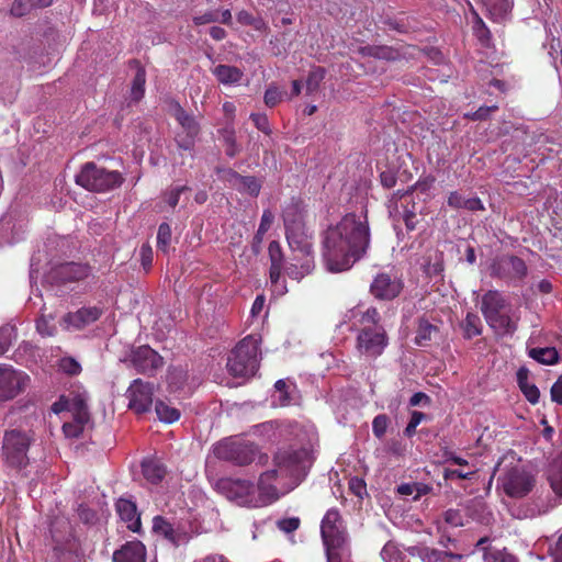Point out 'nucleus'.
<instances>
[{"instance_id":"61","label":"nucleus","mask_w":562,"mask_h":562,"mask_svg":"<svg viewBox=\"0 0 562 562\" xmlns=\"http://www.w3.org/2000/svg\"><path fill=\"white\" fill-rule=\"evenodd\" d=\"M527 401L531 404H537L540 398V391L535 384H524L519 387Z\"/></svg>"},{"instance_id":"55","label":"nucleus","mask_w":562,"mask_h":562,"mask_svg":"<svg viewBox=\"0 0 562 562\" xmlns=\"http://www.w3.org/2000/svg\"><path fill=\"white\" fill-rule=\"evenodd\" d=\"M436 182V177L432 175L422 176L416 183L411 188V190H417L420 193H427L429 190L434 188Z\"/></svg>"},{"instance_id":"4","label":"nucleus","mask_w":562,"mask_h":562,"mask_svg":"<svg viewBox=\"0 0 562 562\" xmlns=\"http://www.w3.org/2000/svg\"><path fill=\"white\" fill-rule=\"evenodd\" d=\"M259 356L260 338L256 335H248L231 351L226 368L235 378L254 376L260 366Z\"/></svg>"},{"instance_id":"27","label":"nucleus","mask_w":562,"mask_h":562,"mask_svg":"<svg viewBox=\"0 0 562 562\" xmlns=\"http://www.w3.org/2000/svg\"><path fill=\"white\" fill-rule=\"evenodd\" d=\"M144 477L151 484L160 483L167 474L166 467L158 460H144L142 463Z\"/></svg>"},{"instance_id":"38","label":"nucleus","mask_w":562,"mask_h":562,"mask_svg":"<svg viewBox=\"0 0 562 562\" xmlns=\"http://www.w3.org/2000/svg\"><path fill=\"white\" fill-rule=\"evenodd\" d=\"M262 183L255 176H243L238 182L236 190L243 193H247L251 196H258L261 190Z\"/></svg>"},{"instance_id":"25","label":"nucleus","mask_w":562,"mask_h":562,"mask_svg":"<svg viewBox=\"0 0 562 562\" xmlns=\"http://www.w3.org/2000/svg\"><path fill=\"white\" fill-rule=\"evenodd\" d=\"M358 52L363 57H373L383 60H396L400 57L398 50L385 45H366L359 47Z\"/></svg>"},{"instance_id":"13","label":"nucleus","mask_w":562,"mask_h":562,"mask_svg":"<svg viewBox=\"0 0 562 562\" xmlns=\"http://www.w3.org/2000/svg\"><path fill=\"white\" fill-rule=\"evenodd\" d=\"M128 407L136 414H144L150 411L154 400V384L135 379L126 391Z\"/></svg>"},{"instance_id":"8","label":"nucleus","mask_w":562,"mask_h":562,"mask_svg":"<svg viewBox=\"0 0 562 562\" xmlns=\"http://www.w3.org/2000/svg\"><path fill=\"white\" fill-rule=\"evenodd\" d=\"M32 437L20 429L7 430L2 441L4 462L13 469H23L29 463L27 451Z\"/></svg>"},{"instance_id":"18","label":"nucleus","mask_w":562,"mask_h":562,"mask_svg":"<svg viewBox=\"0 0 562 562\" xmlns=\"http://www.w3.org/2000/svg\"><path fill=\"white\" fill-rule=\"evenodd\" d=\"M103 314L98 306H83L76 312H69L63 317L66 329L81 330L86 326L97 322Z\"/></svg>"},{"instance_id":"63","label":"nucleus","mask_w":562,"mask_h":562,"mask_svg":"<svg viewBox=\"0 0 562 562\" xmlns=\"http://www.w3.org/2000/svg\"><path fill=\"white\" fill-rule=\"evenodd\" d=\"M465 199L459 191H452L448 195L447 204L454 210L464 209Z\"/></svg>"},{"instance_id":"35","label":"nucleus","mask_w":562,"mask_h":562,"mask_svg":"<svg viewBox=\"0 0 562 562\" xmlns=\"http://www.w3.org/2000/svg\"><path fill=\"white\" fill-rule=\"evenodd\" d=\"M469 516L481 524H488L492 514L486 510V505L480 501L472 499L467 505Z\"/></svg>"},{"instance_id":"6","label":"nucleus","mask_w":562,"mask_h":562,"mask_svg":"<svg viewBox=\"0 0 562 562\" xmlns=\"http://www.w3.org/2000/svg\"><path fill=\"white\" fill-rule=\"evenodd\" d=\"M213 453L218 460L245 467L255 461L258 448L243 438L228 437L214 445Z\"/></svg>"},{"instance_id":"60","label":"nucleus","mask_w":562,"mask_h":562,"mask_svg":"<svg viewBox=\"0 0 562 562\" xmlns=\"http://www.w3.org/2000/svg\"><path fill=\"white\" fill-rule=\"evenodd\" d=\"M271 263L283 265V252L279 241L272 240L268 248Z\"/></svg>"},{"instance_id":"37","label":"nucleus","mask_w":562,"mask_h":562,"mask_svg":"<svg viewBox=\"0 0 562 562\" xmlns=\"http://www.w3.org/2000/svg\"><path fill=\"white\" fill-rule=\"evenodd\" d=\"M156 414L159 420L171 424L180 418V411L176 407H171L162 401H157L155 405Z\"/></svg>"},{"instance_id":"57","label":"nucleus","mask_w":562,"mask_h":562,"mask_svg":"<svg viewBox=\"0 0 562 562\" xmlns=\"http://www.w3.org/2000/svg\"><path fill=\"white\" fill-rule=\"evenodd\" d=\"M220 20V11L218 10H210L203 14L193 16V24L196 26L218 22Z\"/></svg>"},{"instance_id":"41","label":"nucleus","mask_w":562,"mask_h":562,"mask_svg":"<svg viewBox=\"0 0 562 562\" xmlns=\"http://www.w3.org/2000/svg\"><path fill=\"white\" fill-rule=\"evenodd\" d=\"M359 323L362 327H383L381 324V315L376 307H369L361 313Z\"/></svg>"},{"instance_id":"64","label":"nucleus","mask_w":562,"mask_h":562,"mask_svg":"<svg viewBox=\"0 0 562 562\" xmlns=\"http://www.w3.org/2000/svg\"><path fill=\"white\" fill-rule=\"evenodd\" d=\"M551 400L557 404H562V374L558 378V380L551 386Z\"/></svg>"},{"instance_id":"15","label":"nucleus","mask_w":562,"mask_h":562,"mask_svg":"<svg viewBox=\"0 0 562 562\" xmlns=\"http://www.w3.org/2000/svg\"><path fill=\"white\" fill-rule=\"evenodd\" d=\"M125 361H128L137 373L149 375L164 364L162 357L147 345L134 348Z\"/></svg>"},{"instance_id":"36","label":"nucleus","mask_w":562,"mask_h":562,"mask_svg":"<svg viewBox=\"0 0 562 562\" xmlns=\"http://www.w3.org/2000/svg\"><path fill=\"white\" fill-rule=\"evenodd\" d=\"M220 133L223 137L225 154L228 157L234 158L240 153V147L237 144L235 130L233 127H225L220 131Z\"/></svg>"},{"instance_id":"26","label":"nucleus","mask_w":562,"mask_h":562,"mask_svg":"<svg viewBox=\"0 0 562 562\" xmlns=\"http://www.w3.org/2000/svg\"><path fill=\"white\" fill-rule=\"evenodd\" d=\"M439 333V328L431 324L426 317H420L417 321L415 344L420 347L430 345L432 337Z\"/></svg>"},{"instance_id":"24","label":"nucleus","mask_w":562,"mask_h":562,"mask_svg":"<svg viewBox=\"0 0 562 562\" xmlns=\"http://www.w3.org/2000/svg\"><path fill=\"white\" fill-rule=\"evenodd\" d=\"M293 260L296 262H292L285 268L286 276L293 280L300 281L310 274L315 267L313 257L294 256Z\"/></svg>"},{"instance_id":"23","label":"nucleus","mask_w":562,"mask_h":562,"mask_svg":"<svg viewBox=\"0 0 562 562\" xmlns=\"http://www.w3.org/2000/svg\"><path fill=\"white\" fill-rule=\"evenodd\" d=\"M130 67L135 70V76L131 83V100L139 102L145 94L146 86V70L138 59H132L128 63Z\"/></svg>"},{"instance_id":"58","label":"nucleus","mask_w":562,"mask_h":562,"mask_svg":"<svg viewBox=\"0 0 562 562\" xmlns=\"http://www.w3.org/2000/svg\"><path fill=\"white\" fill-rule=\"evenodd\" d=\"M216 172L217 173H221L223 172V180H225L226 182H228L232 187H234L235 189H237L238 187V182L239 180H241L243 178V175L238 173L237 171H235L234 169L232 168H217L216 169Z\"/></svg>"},{"instance_id":"16","label":"nucleus","mask_w":562,"mask_h":562,"mask_svg":"<svg viewBox=\"0 0 562 562\" xmlns=\"http://www.w3.org/2000/svg\"><path fill=\"white\" fill-rule=\"evenodd\" d=\"M30 376L22 371L14 370L10 366L0 368V400L8 401L25 390Z\"/></svg>"},{"instance_id":"44","label":"nucleus","mask_w":562,"mask_h":562,"mask_svg":"<svg viewBox=\"0 0 562 562\" xmlns=\"http://www.w3.org/2000/svg\"><path fill=\"white\" fill-rule=\"evenodd\" d=\"M188 379V372L182 368H173L168 373V383L169 386L179 390L183 386L184 382Z\"/></svg>"},{"instance_id":"2","label":"nucleus","mask_w":562,"mask_h":562,"mask_svg":"<svg viewBox=\"0 0 562 562\" xmlns=\"http://www.w3.org/2000/svg\"><path fill=\"white\" fill-rule=\"evenodd\" d=\"M276 469L262 473L258 481V488L261 494L278 498V490L272 485V481L280 473L301 481L305 477L307 470L312 464L311 453L305 448L294 449L292 447L279 449L274 457Z\"/></svg>"},{"instance_id":"14","label":"nucleus","mask_w":562,"mask_h":562,"mask_svg":"<svg viewBox=\"0 0 562 562\" xmlns=\"http://www.w3.org/2000/svg\"><path fill=\"white\" fill-rule=\"evenodd\" d=\"M91 273L92 268L88 263L71 261L64 262L52 268L48 277L53 283L65 285L86 280Z\"/></svg>"},{"instance_id":"29","label":"nucleus","mask_w":562,"mask_h":562,"mask_svg":"<svg viewBox=\"0 0 562 562\" xmlns=\"http://www.w3.org/2000/svg\"><path fill=\"white\" fill-rule=\"evenodd\" d=\"M419 557L423 562H451L452 560L460 561L462 559L461 554L440 551L428 547L420 549Z\"/></svg>"},{"instance_id":"52","label":"nucleus","mask_w":562,"mask_h":562,"mask_svg":"<svg viewBox=\"0 0 562 562\" xmlns=\"http://www.w3.org/2000/svg\"><path fill=\"white\" fill-rule=\"evenodd\" d=\"M301 526V519L299 517L282 518L277 521V527L284 533H291L297 530Z\"/></svg>"},{"instance_id":"42","label":"nucleus","mask_w":562,"mask_h":562,"mask_svg":"<svg viewBox=\"0 0 562 562\" xmlns=\"http://www.w3.org/2000/svg\"><path fill=\"white\" fill-rule=\"evenodd\" d=\"M284 95L285 92L283 90L271 83L265 91L263 102L268 108H274L283 100Z\"/></svg>"},{"instance_id":"10","label":"nucleus","mask_w":562,"mask_h":562,"mask_svg":"<svg viewBox=\"0 0 562 562\" xmlns=\"http://www.w3.org/2000/svg\"><path fill=\"white\" fill-rule=\"evenodd\" d=\"M389 337L384 327H361L357 336V350L369 358L380 357L386 346Z\"/></svg>"},{"instance_id":"12","label":"nucleus","mask_w":562,"mask_h":562,"mask_svg":"<svg viewBox=\"0 0 562 562\" xmlns=\"http://www.w3.org/2000/svg\"><path fill=\"white\" fill-rule=\"evenodd\" d=\"M285 237L290 249L299 257L312 256V241L301 221L284 215Z\"/></svg>"},{"instance_id":"56","label":"nucleus","mask_w":562,"mask_h":562,"mask_svg":"<svg viewBox=\"0 0 562 562\" xmlns=\"http://www.w3.org/2000/svg\"><path fill=\"white\" fill-rule=\"evenodd\" d=\"M76 405V412L74 414L72 422L80 423V426L85 429V426L89 422V413L87 409V406L85 405L83 401H78L75 403Z\"/></svg>"},{"instance_id":"33","label":"nucleus","mask_w":562,"mask_h":562,"mask_svg":"<svg viewBox=\"0 0 562 562\" xmlns=\"http://www.w3.org/2000/svg\"><path fill=\"white\" fill-rule=\"evenodd\" d=\"M463 329V337L472 339L473 337L482 334V322L477 314L468 313L464 321L461 323Z\"/></svg>"},{"instance_id":"1","label":"nucleus","mask_w":562,"mask_h":562,"mask_svg":"<svg viewBox=\"0 0 562 562\" xmlns=\"http://www.w3.org/2000/svg\"><path fill=\"white\" fill-rule=\"evenodd\" d=\"M371 233L367 213H347L323 233V257L331 272L349 270L370 247Z\"/></svg>"},{"instance_id":"40","label":"nucleus","mask_w":562,"mask_h":562,"mask_svg":"<svg viewBox=\"0 0 562 562\" xmlns=\"http://www.w3.org/2000/svg\"><path fill=\"white\" fill-rule=\"evenodd\" d=\"M274 221V215L270 210H265L260 220L259 227L254 236V246L260 244L263 239L265 234L270 229Z\"/></svg>"},{"instance_id":"45","label":"nucleus","mask_w":562,"mask_h":562,"mask_svg":"<svg viewBox=\"0 0 562 562\" xmlns=\"http://www.w3.org/2000/svg\"><path fill=\"white\" fill-rule=\"evenodd\" d=\"M59 370L68 375H78L81 372L80 363L72 357H64L58 362Z\"/></svg>"},{"instance_id":"3","label":"nucleus","mask_w":562,"mask_h":562,"mask_svg":"<svg viewBox=\"0 0 562 562\" xmlns=\"http://www.w3.org/2000/svg\"><path fill=\"white\" fill-rule=\"evenodd\" d=\"M321 537L325 547L327 562H341L342 553L348 544V530L338 508H329L323 516Z\"/></svg>"},{"instance_id":"30","label":"nucleus","mask_w":562,"mask_h":562,"mask_svg":"<svg viewBox=\"0 0 562 562\" xmlns=\"http://www.w3.org/2000/svg\"><path fill=\"white\" fill-rule=\"evenodd\" d=\"M488 16L496 22L504 20L510 10L508 0H482Z\"/></svg>"},{"instance_id":"28","label":"nucleus","mask_w":562,"mask_h":562,"mask_svg":"<svg viewBox=\"0 0 562 562\" xmlns=\"http://www.w3.org/2000/svg\"><path fill=\"white\" fill-rule=\"evenodd\" d=\"M212 72L223 85L237 83L244 76L243 71L238 67L223 64L217 65Z\"/></svg>"},{"instance_id":"32","label":"nucleus","mask_w":562,"mask_h":562,"mask_svg":"<svg viewBox=\"0 0 562 562\" xmlns=\"http://www.w3.org/2000/svg\"><path fill=\"white\" fill-rule=\"evenodd\" d=\"M528 356L542 364H555L559 361V352L554 347L531 348Z\"/></svg>"},{"instance_id":"59","label":"nucleus","mask_w":562,"mask_h":562,"mask_svg":"<svg viewBox=\"0 0 562 562\" xmlns=\"http://www.w3.org/2000/svg\"><path fill=\"white\" fill-rule=\"evenodd\" d=\"M403 221L407 231H415L418 224L417 214L415 212V203L412 205V210L405 207L403 213Z\"/></svg>"},{"instance_id":"22","label":"nucleus","mask_w":562,"mask_h":562,"mask_svg":"<svg viewBox=\"0 0 562 562\" xmlns=\"http://www.w3.org/2000/svg\"><path fill=\"white\" fill-rule=\"evenodd\" d=\"M116 512L120 518L126 522L127 529L139 532L142 529L140 515L137 513L136 504L130 499L120 498L116 504Z\"/></svg>"},{"instance_id":"17","label":"nucleus","mask_w":562,"mask_h":562,"mask_svg":"<svg viewBox=\"0 0 562 562\" xmlns=\"http://www.w3.org/2000/svg\"><path fill=\"white\" fill-rule=\"evenodd\" d=\"M404 282L401 278L386 272L379 273L370 285V292L378 300L392 301L403 291Z\"/></svg>"},{"instance_id":"7","label":"nucleus","mask_w":562,"mask_h":562,"mask_svg":"<svg viewBox=\"0 0 562 562\" xmlns=\"http://www.w3.org/2000/svg\"><path fill=\"white\" fill-rule=\"evenodd\" d=\"M498 483L508 497L522 498L535 487L536 476L525 465L517 463L504 470Z\"/></svg>"},{"instance_id":"34","label":"nucleus","mask_w":562,"mask_h":562,"mask_svg":"<svg viewBox=\"0 0 562 562\" xmlns=\"http://www.w3.org/2000/svg\"><path fill=\"white\" fill-rule=\"evenodd\" d=\"M549 482L555 494L562 496V453L552 462L549 470Z\"/></svg>"},{"instance_id":"11","label":"nucleus","mask_w":562,"mask_h":562,"mask_svg":"<svg viewBox=\"0 0 562 562\" xmlns=\"http://www.w3.org/2000/svg\"><path fill=\"white\" fill-rule=\"evenodd\" d=\"M173 117L182 127L184 134H177L175 140L179 149L192 151L195 146V140L201 132V126L196 117L187 112L179 103L175 104Z\"/></svg>"},{"instance_id":"31","label":"nucleus","mask_w":562,"mask_h":562,"mask_svg":"<svg viewBox=\"0 0 562 562\" xmlns=\"http://www.w3.org/2000/svg\"><path fill=\"white\" fill-rule=\"evenodd\" d=\"M153 530L157 535L162 536L165 539L169 540L171 543H178V536L173 526L170 521H168L162 516H155L153 519Z\"/></svg>"},{"instance_id":"5","label":"nucleus","mask_w":562,"mask_h":562,"mask_svg":"<svg viewBox=\"0 0 562 562\" xmlns=\"http://www.w3.org/2000/svg\"><path fill=\"white\" fill-rule=\"evenodd\" d=\"M76 183L91 192H106L119 188L123 177L119 171L108 170L93 161L86 162L76 176Z\"/></svg>"},{"instance_id":"51","label":"nucleus","mask_w":562,"mask_h":562,"mask_svg":"<svg viewBox=\"0 0 562 562\" xmlns=\"http://www.w3.org/2000/svg\"><path fill=\"white\" fill-rule=\"evenodd\" d=\"M33 9V0H14L10 13L13 16L21 18L26 15Z\"/></svg>"},{"instance_id":"54","label":"nucleus","mask_w":562,"mask_h":562,"mask_svg":"<svg viewBox=\"0 0 562 562\" xmlns=\"http://www.w3.org/2000/svg\"><path fill=\"white\" fill-rule=\"evenodd\" d=\"M443 520L452 527L464 526V519L459 509L449 508L443 513Z\"/></svg>"},{"instance_id":"46","label":"nucleus","mask_w":562,"mask_h":562,"mask_svg":"<svg viewBox=\"0 0 562 562\" xmlns=\"http://www.w3.org/2000/svg\"><path fill=\"white\" fill-rule=\"evenodd\" d=\"M484 562H516L512 554L504 553L494 548L484 549Z\"/></svg>"},{"instance_id":"9","label":"nucleus","mask_w":562,"mask_h":562,"mask_svg":"<svg viewBox=\"0 0 562 562\" xmlns=\"http://www.w3.org/2000/svg\"><path fill=\"white\" fill-rule=\"evenodd\" d=\"M490 274L506 282H520L528 274V266L520 257L506 254L493 259Z\"/></svg>"},{"instance_id":"62","label":"nucleus","mask_w":562,"mask_h":562,"mask_svg":"<svg viewBox=\"0 0 562 562\" xmlns=\"http://www.w3.org/2000/svg\"><path fill=\"white\" fill-rule=\"evenodd\" d=\"M348 485L349 491L356 496L362 497V495L367 493V485L362 479L353 476L349 480Z\"/></svg>"},{"instance_id":"53","label":"nucleus","mask_w":562,"mask_h":562,"mask_svg":"<svg viewBox=\"0 0 562 562\" xmlns=\"http://www.w3.org/2000/svg\"><path fill=\"white\" fill-rule=\"evenodd\" d=\"M189 190H190V188L188 186H180V187L172 188L170 191H167L165 193L166 203L170 207L175 209L179 203L180 195L183 192L189 191Z\"/></svg>"},{"instance_id":"43","label":"nucleus","mask_w":562,"mask_h":562,"mask_svg":"<svg viewBox=\"0 0 562 562\" xmlns=\"http://www.w3.org/2000/svg\"><path fill=\"white\" fill-rule=\"evenodd\" d=\"M325 75H326V71L323 67H316V68L312 69L310 71L306 82H305L306 92L307 93L315 92L319 88L321 82L324 80Z\"/></svg>"},{"instance_id":"48","label":"nucleus","mask_w":562,"mask_h":562,"mask_svg":"<svg viewBox=\"0 0 562 562\" xmlns=\"http://www.w3.org/2000/svg\"><path fill=\"white\" fill-rule=\"evenodd\" d=\"M487 324L490 326H497L505 333H514L516 330V325L513 323L510 316L504 313L498 314L494 319H490Z\"/></svg>"},{"instance_id":"50","label":"nucleus","mask_w":562,"mask_h":562,"mask_svg":"<svg viewBox=\"0 0 562 562\" xmlns=\"http://www.w3.org/2000/svg\"><path fill=\"white\" fill-rule=\"evenodd\" d=\"M498 110L497 104H493L491 106H480L476 111L471 113H465L464 117L471 121H485L488 119L490 114L492 112H495Z\"/></svg>"},{"instance_id":"49","label":"nucleus","mask_w":562,"mask_h":562,"mask_svg":"<svg viewBox=\"0 0 562 562\" xmlns=\"http://www.w3.org/2000/svg\"><path fill=\"white\" fill-rule=\"evenodd\" d=\"M249 117L258 131L262 132L267 136H270L272 134V128L270 126L267 114L251 113Z\"/></svg>"},{"instance_id":"47","label":"nucleus","mask_w":562,"mask_h":562,"mask_svg":"<svg viewBox=\"0 0 562 562\" xmlns=\"http://www.w3.org/2000/svg\"><path fill=\"white\" fill-rule=\"evenodd\" d=\"M390 425V418L385 414H379L373 418L372 422V432L378 438L381 439L384 437L387 427Z\"/></svg>"},{"instance_id":"39","label":"nucleus","mask_w":562,"mask_h":562,"mask_svg":"<svg viewBox=\"0 0 562 562\" xmlns=\"http://www.w3.org/2000/svg\"><path fill=\"white\" fill-rule=\"evenodd\" d=\"M171 227L168 223H161L157 232V249L167 254L171 244Z\"/></svg>"},{"instance_id":"20","label":"nucleus","mask_w":562,"mask_h":562,"mask_svg":"<svg viewBox=\"0 0 562 562\" xmlns=\"http://www.w3.org/2000/svg\"><path fill=\"white\" fill-rule=\"evenodd\" d=\"M506 305L507 300L498 290H488L482 296L481 312L488 322L501 314Z\"/></svg>"},{"instance_id":"21","label":"nucleus","mask_w":562,"mask_h":562,"mask_svg":"<svg viewBox=\"0 0 562 562\" xmlns=\"http://www.w3.org/2000/svg\"><path fill=\"white\" fill-rule=\"evenodd\" d=\"M217 485L228 498L234 499H245L254 491V484L249 480L226 477L221 479Z\"/></svg>"},{"instance_id":"19","label":"nucleus","mask_w":562,"mask_h":562,"mask_svg":"<svg viewBox=\"0 0 562 562\" xmlns=\"http://www.w3.org/2000/svg\"><path fill=\"white\" fill-rule=\"evenodd\" d=\"M146 547L139 540L125 542L113 552V562H146Z\"/></svg>"}]
</instances>
